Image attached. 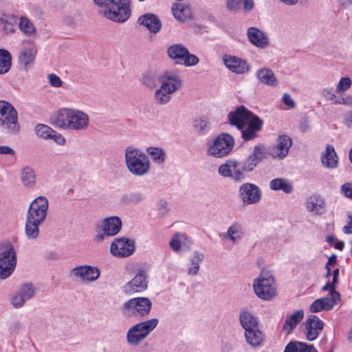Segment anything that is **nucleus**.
I'll use <instances>...</instances> for the list:
<instances>
[{
	"mask_svg": "<svg viewBox=\"0 0 352 352\" xmlns=\"http://www.w3.org/2000/svg\"><path fill=\"white\" fill-rule=\"evenodd\" d=\"M165 76V72L162 74H160L156 71H148L142 76V84L151 90L157 88L159 82L160 84L163 81Z\"/></svg>",
	"mask_w": 352,
	"mask_h": 352,
	"instance_id": "cd10ccee",
	"label": "nucleus"
},
{
	"mask_svg": "<svg viewBox=\"0 0 352 352\" xmlns=\"http://www.w3.org/2000/svg\"><path fill=\"white\" fill-rule=\"evenodd\" d=\"M348 221L346 226L343 227V232L346 234H352V213H348Z\"/></svg>",
	"mask_w": 352,
	"mask_h": 352,
	"instance_id": "680f3d73",
	"label": "nucleus"
},
{
	"mask_svg": "<svg viewBox=\"0 0 352 352\" xmlns=\"http://www.w3.org/2000/svg\"><path fill=\"white\" fill-rule=\"evenodd\" d=\"M325 202L320 195L311 196L306 201L307 209L317 215L324 212Z\"/></svg>",
	"mask_w": 352,
	"mask_h": 352,
	"instance_id": "c85d7f7f",
	"label": "nucleus"
},
{
	"mask_svg": "<svg viewBox=\"0 0 352 352\" xmlns=\"http://www.w3.org/2000/svg\"><path fill=\"white\" fill-rule=\"evenodd\" d=\"M341 192L347 198L352 199V183H345L341 186Z\"/></svg>",
	"mask_w": 352,
	"mask_h": 352,
	"instance_id": "13d9d810",
	"label": "nucleus"
},
{
	"mask_svg": "<svg viewBox=\"0 0 352 352\" xmlns=\"http://www.w3.org/2000/svg\"><path fill=\"white\" fill-rule=\"evenodd\" d=\"M135 250V242L127 238H118L111 243L110 252L118 257H127L133 254Z\"/></svg>",
	"mask_w": 352,
	"mask_h": 352,
	"instance_id": "dca6fc26",
	"label": "nucleus"
},
{
	"mask_svg": "<svg viewBox=\"0 0 352 352\" xmlns=\"http://www.w3.org/2000/svg\"><path fill=\"white\" fill-rule=\"evenodd\" d=\"M51 123L60 129L81 131L88 128L89 118L82 111L72 108H61L52 116Z\"/></svg>",
	"mask_w": 352,
	"mask_h": 352,
	"instance_id": "f03ea898",
	"label": "nucleus"
},
{
	"mask_svg": "<svg viewBox=\"0 0 352 352\" xmlns=\"http://www.w3.org/2000/svg\"><path fill=\"white\" fill-rule=\"evenodd\" d=\"M255 116L243 106H241L234 111L230 112L228 119L231 125L236 126L239 129H241L245 126L246 124L252 118V116Z\"/></svg>",
	"mask_w": 352,
	"mask_h": 352,
	"instance_id": "6ab92c4d",
	"label": "nucleus"
},
{
	"mask_svg": "<svg viewBox=\"0 0 352 352\" xmlns=\"http://www.w3.org/2000/svg\"><path fill=\"white\" fill-rule=\"evenodd\" d=\"M247 36L250 42L258 48L265 49L270 44L267 34L257 28H249L247 30Z\"/></svg>",
	"mask_w": 352,
	"mask_h": 352,
	"instance_id": "b1692460",
	"label": "nucleus"
},
{
	"mask_svg": "<svg viewBox=\"0 0 352 352\" xmlns=\"http://www.w3.org/2000/svg\"><path fill=\"white\" fill-rule=\"evenodd\" d=\"M20 179L25 188H34L36 184V175L34 170L29 166L23 167L20 171Z\"/></svg>",
	"mask_w": 352,
	"mask_h": 352,
	"instance_id": "c756f323",
	"label": "nucleus"
},
{
	"mask_svg": "<svg viewBox=\"0 0 352 352\" xmlns=\"http://www.w3.org/2000/svg\"><path fill=\"white\" fill-rule=\"evenodd\" d=\"M19 293L28 300L34 297L35 288L32 283H26L21 287Z\"/></svg>",
	"mask_w": 352,
	"mask_h": 352,
	"instance_id": "09e8293b",
	"label": "nucleus"
},
{
	"mask_svg": "<svg viewBox=\"0 0 352 352\" xmlns=\"http://www.w3.org/2000/svg\"><path fill=\"white\" fill-rule=\"evenodd\" d=\"M270 188L272 190H282L286 194H290L294 190L292 184L283 177L275 178L270 182Z\"/></svg>",
	"mask_w": 352,
	"mask_h": 352,
	"instance_id": "f704fd0d",
	"label": "nucleus"
},
{
	"mask_svg": "<svg viewBox=\"0 0 352 352\" xmlns=\"http://www.w3.org/2000/svg\"><path fill=\"white\" fill-rule=\"evenodd\" d=\"M239 321L245 331L257 328L259 324L258 318L247 309H243L240 311Z\"/></svg>",
	"mask_w": 352,
	"mask_h": 352,
	"instance_id": "bb28decb",
	"label": "nucleus"
},
{
	"mask_svg": "<svg viewBox=\"0 0 352 352\" xmlns=\"http://www.w3.org/2000/svg\"><path fill=\"white\" fill-rule=\"evenodd\" d=\"M144 199V195L139 191L129 192L122 195L120 202L124 205L141 204Z\"/></svg>",
	"mask_w": 352,
	"mask_h": 352,
	"instance_id": "ea45409f",
	"label": "nucleus"
},
{
	"mask_svg": "<svg viewBox=\"0 0 352 352\" xmlns=\"http://www.w3.org/2000/svg\"><path fill=\"white\" fill-rule=\"evenodd\" d=\"M47 79L49 84L53 87L59 88L63 86V80L55 74H49L47 75Z\"/></svg>",
	"mask_w": 352,
	"mask_h": 352,
	"instance_id": "864d4df0",
	"label": "nucleus"
},
{
	"mask_svg": "<svg viewBox=\"0 0 352 352\" xmlns=\"http://www.w3.org/2000/svg\"><path fill=\"white\" fill-rule=\"evenodd\" d=\"M266 157L265 147L258 144L254 147L252 153L243 161L228 160L218 168V173L223 177L240 182L246 178L245 173L252 171L257 164Z\"/></svg>",
	"mask_w": 352,
	"mask_h": 352,
	"instance_id": "f257e3e1",
	"label": "nucleus"
},
{
	"mask_svg": "<svg viewBox=\"0 0 352 352\" xmlns=\"http://www.w3.org/2000/svg\"><path fill=\"white\" fill-rule=\"evenodd\" d=\"M152 302L146 297L133 298L124 302L120 310L123 316L126 318H139L144 319L151 312Z\"/></svg>",
	"mask_w": 352,
	"mask_h": 352,
	"instance_id": "0eeeda50",
	"label": "nucleus"
},
{
	"mask_svg": "<svg viewBox=\"0 0 352 352\" xmlns=\"http://www.w3.org/2000/svg\"><path fill=\"white\" fill-rule=\"evenodd\" d=\"M187 239V236L185 234L177 233L174 234L169 242L170 248L174 252H178L182 246V244L184 243V241Z\"/></svg>",
	"mask_w": 352,
	"mask_h": 352,
	"instance_id": "a18cd8bd",
	"label": "nucleus"
},
{
	"mask_svg": "<svg viewBox=\"0 0 352 352\" xmlns=\"http://www.w3.org/2000/svg\"><path fill=\"white\" fill-rule=\"evenodd\" d=\"M158 322L157 318H152L132 326L126 332L127 343L132 346L139 345L156 328Z\"/></svg>",
	"mask_w": 352,
	"mask_h": 352,
	"instance_id": "6e6552de",
	"label": "nucleus"
},
{
	"mask_svg": "<svg viewBox=\"0 0 352 352\" xmlns=\"http://www.w3.org/2000/svg\"><path fill=\"white\" fill-rule=\"evenodd\" d=\"M0 127L10 133H16L20 129L16 110L11 103L6 100H0Z\"/></svg>",
	"mask_w": 352,
	"mask_h": 352,
	"instance_id": "1a4fd4ad",
	"label": "nucleus"
},
{
	"mask_svg": "<svg viewBox=\"0 0 352 352\" xmlns=\"http://www.w3.org/2000/svg\"><path fill=\"white\" fill-rule=\"evenodd\" d=\"M223 61L225 66L233 73L243 74L250 70L247 61L236 56L226 54L223 57Z\"/></svg>",
	"mask_w": 352,
	"mask_h": 352,
	"instance_id": "412c9836",
	"label": "nucleus"
},
{
	"mask_svg": "<svg viewBox=\"0 0 352 352\" xmlns=\"http://www.w3.org/2000/svg\"><path fill=\"white\" fill-rule=\"evenodd\" d=\"M338 302L333 301V299L322 297L314 300L309 307V311L311 313H317L321 311L331 310Z\"/></svg>",
	"mask_w": 352,
	"mask_h": 352,
	"instance_id": "473e14b6",
	"label": "nucleus"
},
{
	"mask_svg": "<svg viewBox=\"0 0 352 352\" xmlns=\"http://www.w3.org/2000/svg\"><path fill=\"white\" fill-rule=\"evenodd\" d=\"M25 299L18 292L12 299V304L15 308L21 307L25 302Z\"/></svg>",
	"mask_w": 352,
	"mask_h": 352,
	"instance_id": "6e6d98bb",
	"label": "nucleus"
},
{
	"mask_svg": "<svg viewBox=\"0 0 352 352\" xmlns=\"http://www.w3.org/2000/svg\"><path fill=\"white\" fill-rule=\"evenodd\" d=\"M301 342L294 341L289 342L284 350V352H300V345Z\"/></svg>",
	"mask_w": 352,
	"mask_h": 352,
	"instance_id": "4d7b16f0",
	"label": "nucleus"
},
{
	"mask_svg": "<svg viewBox=\"0 0 352 352\" xmlns=\"http://www.w3.org/2000/svg\"><path fill=\"white\" fill-rule=\"evenodd\" d=\"M49 202L44 196H39L30 204L26 214L25 234L29 239H36L39 235V226L46 217Z\"/></svg>",
	"mask_w": 352,
	"mask_h": 352,
	"instance_id": "7ed1b4c3",
	"label": "nucleus"
},
{
	"mask_svg": "<svg viewBox=\"0 0 352 352\" xmlns=\"http://www.w3.org/2000/svg\"><path fill=\"white\" fill-rule=\"evenodd\" d=\"M138 23L146 27L150 32L154 34L157 33L162 28V23L159 17L152 13L141 15L138 19Z\"/></svg>",
	"mask_w": 352,
	"mask_h": 352,
	"instance_id": "393cba45",
	"label": "nucleus"
},
{
	"mask_svg": "<svg viewBox=\"0 0 352 352\" xmlns=\"http://www.w3.org/2000/svg\"><path fill=\"white\" fill-rule=\"evenodd\" d=\"M243 229L241 225L234 223L231 225L226 233L223 234V239H228L232 242L235 243L240 240L243 236Z\"/></svg>",
	"mask_w": 352,
	"mask_h": 352,
	"instance_id": "a19ab883",
	"label": "nucleus"
},
{
	"mask_svg": "<svg viewBox=\"0 0 352 352\" xmlns=\"http://www.w3.org/2000/svg\"><path fill=\"white\" fill-rule=\"evenodd\" d=\"M12 65V56L5 50L0 49V74H6Z\"/></svg>",
	"mask_w": 352,
	"mask_h": 352,
	"instance_id": "37998d69",
	"label": "nucleus"
},
{
	"mask_svg": "<svg viewBox=\"0 0 352 352\" xmlns=\"http://www.w3.org/2000/svg\"><path fill=\"white\" fill-rule=\"evenodd\" d=\"M100 270L96 267L88 265H79L70 270L69 276L80 278L82 281L92 282L100 276Z\"/></svg>",
	"mask_w": 352,
	"mask_h": 352,
	"instance_id": "f3484780",
	"label": "nucleus"
},
{
	"mask_svg": "<svg viewBox=\"0 0 352 352\" xmlns=\"http://www.w3.org/2000/svg\"><path fill=\"white\" fill-rule=\"evenodd\" d=\"M204 259V254L198 251L193 252L190 258V264L188 268V274L195 276L198 274L200 267V263Z\"/></svg>",
	"mask_w": 352,
	"mask_h": 352,
	"instance_id": "79ce46f5",
	"label": "nucleus"
},
{
	"mask_svg": "<svg viewBox=\"0 0 352 352\" xmlns=\"http://www.w3.org/2000/svg\"><path fill=\"white\" fill-rule=\"evenodd\" d=\"M239 196L244 205H252L260 201L262 192L256 184L245 183L239 188Z\"/></svg>",
	"mask_w": 352,
	"mask_h": 352,
	"instance_id": "2eb2a0df",
	"label": "nucleus"
},
{
	"mask_svg": "<svg viewBox=\"0 0 352 352\" xmlns=\"http://www.w3.org/2000/svg\"><path fill=\"white\" fill-rule=\"evenodd\" d=\"M35 132L36 135L41 138L50 139L52 137V133H55V131L47 125L38 124L35 127Z\"/></svg>",
	"mask_w": 352,
	"mask_h": 352,
	"instance_id": "49530a36",
	"label": "nucleus"
},
{
	"mask_svg": "<svg viewBox=\"0 0 352 352\" xmlns=\"http://www.w3.org/2000/svg\"><path fill=\"white\" fill-rule=\"evenodd\" d=\"M321 95L330 101L334 102L338 99L335 94L333 87L323 89L321 91Z\"/></svg>",
	"mask_w": 352,
	"mask_h": 352,
	"instance_id": "5fc2aeb1",
	"label": "nucleus"
},
{
	"mask_svg": "<svg viewBox=\"0 0 352 352\" xmlns=\"http://www.w3.org/2000/svg\"><path fill=\"white\" fill-rule=\"evenodd\" d=\"M100 8L99 13L118 23L126 21L131 14L132 0H93Z\"/></svg>",
	"mask_w": 352,
	"mask_h": 352,
	"instance_id": "20e7f679",
	"label": "nucleus"
},
{
	"mask_svg": "<svg viewBox=\"0 0 352 352\" xmlns=\"http://www.w3.org/2000/svg\"><path fill=\"white\" fill-rule=\"evenodd\" d=\"M243 0H226V8L228 10L232 12H237L241 8Z\"/></svg>",
	"mask_w": 352,
	"mask_h": 352,
	"instance_id": "603ef678",
	"label": "nucleus"
},
{
	"mask_svg": "<svg viewBox=\"0 0 352 352\" xmlns=\"http://www.w3.org/2000/svg\"><path fill=\"white\" fill-rule=\"evenodd\" d=\"M324 322L315 315L309 316L305 322L306 338L309 341L315 340L322 331Z\"/></svg>",
	"mask_w": 352,
	"mask_h": 352,
	"instance_id": "aec40b11",
	"label": "nucleus"
},
{
	"mask_svg": "<svg viewBox=\"0 0 352 352\" xmlns=\"http://www.w3.org/2000/svg\"><path fill=\"white\" fill-rule=\"evenodd\" d=\"M253 289L256 295L264 300H270L276 295L274 278L267 272H263L254 280Z\"/></svg>",
	"mask_w": 352,
	"mask_h": 352,
	"instance_id": "9d476101",
	"label": "nucleus"
},
{
	"mask_svg": "<svg viewBox=\"0 0 352 352\" xmlns=\"http://www.w3.org/2000/svg\"><path fill=\"white\" fill-rule=\"evenodd\" d=\"M50 139H53L59 145H63L65 143V138L60 133L55 131L52 133V137Z\"/></svg>",
	"mask_w": 352,
	"mask_h": 352,
	"instance_id": "0e129e2a",
	"label": "nucleus"
},
{
	"mask_svg": "<svg viewBox=\"0 0 352 352\" xmlns=\"http://www.w3.org/2000/svg\"><path fill=\"white\" fill-rule=\"evenodd\" d=\"M168 56L176 64L184 65L186 67L195 66L199 63V58L190 54L187 47L182 44L171 45L167 48Z\"/></svg>",
	"mask_w": 352,
	"mask_h": 352,
	"instance_id": "ddd939ff",
	"label": "nucleus"
},
{
	"mask_svg": "<svg viewBox=\"0 0 352 352\" xmlns=\"http://www.w3.org/2000/svg\"><path fill=\"white\" fill-rule=\"evenodd\" d=\"M157 205H158L159 214L161 216L166 215L169 210L168 207V203L164 199H160L158 201Z\"/></svg>",
	"mask_w": 352,
	"mask_h": 352,
	"instance_id": "bf43d9fd",
	"label": "nucleus"
},
{
	"mask_svg": "<svg viewBox=\"0 0 352 352\" xmlns=\"http://www.w3.org/2000/svg\"><path fill=\"white\" fill-rule=\"evenodd\" d=\"M18 21V17L9 13H3V19L1 21V31L6 35L12 34L16 31V25Z\"/></svg>",
	"mask_w": 352,
	"mask_h": 352,
	"instance_id": "7c9ffc66",
	"label": "nucleus"
},
{
	"mask_svg": "<svg viewBox=\"0 0 352 352\" xmlns=\"http://www.w3.org/2000/svg\"><path fill=\"white\" fill-rule=\"evenodd\" d=\"M322 291H329V294L325 298H329V299H333V301L338 302L340 300V294L336 291L335 287L330 282H327L322 287Z\"/></svg>",
	"mask_w": 352,
	"mask_h": 352,
	"instance_id": "8fccbe9b",
	"label": "nucleus"
},
{
	"mask_svg": "<svg viewBox=\"0 0 352 352\" xmlns=\"http://www.w3.org/2000/svg\"><path fill=\"white\" fill-rule=\"evenodd\" d=\"M124 157L126 166L132 175L143 176L149 172L150 160L143 151L128 146L125 150Z\"/></svg>",
	"mask_w": 352,
	"mask_h": 352,
	"instance_id": "39448f33",
	"label": "nucleus"
},
{
	"mask_svg": "<svg viewBox=\"0 0 352 352\" xmlns=\"http://www.w3.org/2000/svg\"><path fill=\"white\" fill-rule=\"evenodd\" d=\"M19 21V29L28 37H34L36 34V29L30 19L26 16H21Z\"/></svg>",
	"mask_w": 352,
	"mask_h": 352,
	"instance_id": "58836bf2",
	"label": "nucleus"
},
{
	"mask_svg": "<svg viewBox=\"0 0 352 352\" xmlns=\"http://www.w3.org/2000/svg\"><path fill=\"white\" fill-rule=\"evenodd\" d=\"M242 3L245 12H249L254 8V2L253 0H243Z\"/></svg>",
	"mask_w": 352,
	"mask_h": 352,
	"instance_id": "69168bd1",
	"label": "nucleus"
},
{
	"mask_svg": "<svg viewBox=\"0 0 352 352\" xmlns=\"http://www.w3.org/2000/svg\"><path fill=\"white\" fill-rule=\"evenodd\" d=\"M0 155H15V151L8 146H0Z\"/></svg>",
	"mask_w": 352,
	"mask_h": 352,
	"instance_id": "338daca9",
	"label": "nucleus"
},
{
	"mask_svg": "<svg viewBox=\"0 0 352 352\" xmlns=\"http://www.w3.org/2000/svg\"><path fill=\"white\" fill-rule=\"evenodd\" d=\"M298 345H300V352H318L312 344L301 342V344H298Z\"/></svg>",
	"mask_w": 352,
	"mask_h": 352,
	"instance_id": "e2e57ef3",
	"label": "nucleus"
},
{
	"mask_svg": "<svg viewBox=\"0 0 352 352\" xmlns=\"http://www.w3.org/2000/svg\"><path fill=\"white\" fill-rule=\"evenodd\" d=\"M182 87L180 77L170 71H165V76L160 88L154 94L155 102L161 105L166 104L171 99V96Z\"/></svg>",
	"mask_w": 352,
	"mask_h": 352,
	"instance_id": "423d86ee",
	"label": "nucleus"
},
{
	"mask_svg": "<svg viewBox=\"0 0 352 352\" xmlns=\"http://www.w3.org/2000/svg\"><path fill=\"white\" fill-rule=\"evenodd\" d=\"M122 228V221L116 216L104 218L100 223L96 225V234L94 241L102 242L106 238L116 235Z\"/></svg>",
	"mask_w": 352,
	"mask_h": 352,
	"instance_id": "9b49d317",
	"label": "nucleus"
},
{
	"mask_svg": "<svg viewBox=\"0 0 352 352\" xmlns=\"http://www.w3.org/2000/svg\"><path fill=\"white\" fill-rule=\"evenodd\" d=\"M322 165L329 169H335L338 167V157L331 144H327L325 151L321 155Z\"/></svg>",
	"mask_w": 352,
	"mask_h": 352,
	"instance_id": "a878e982",
	"label": "nucleus"
},
{
	"mask_svg": "<svg viewBox=\"0 0 352 352\" xmlns=\"http://www.w3.org/2000/svg\"><path fill=\"white\" fill-rule=\"evenodd\" d=\"M16 265V253L12 245L0 252V279L9 277Z\"/></svg>",
	"mask_w": 352,
	"mask_h": 352,
	"instance_id": "4468645a",
	"label": "nucleus"
},
{
	"mask_svg": "<svg viewBox=\"0 0 352 352\" xmlns=\"http://www.w3.org/2000/svg\"><path fill=\"white\" fill-rule=\"evenodd\" d=\"M195 130L199 133V135H204L210 129L209 122L204 118L195 120L194 122Z\"/></svg>",
	"mask_w": 352,
	"mask_h": 352,
	"instance_id": "de8ad7c7",
	"label": "nucleus"
},
{
	"mask_svg": "<svg viewBox=\"0 0 352 352\" xmlns=\"http://www.w3.org/2000/svg\"><path fill=\"white\" fill-rule=\"evenodd\" d=\"M303 310H298L287 317L283 326V329L289 333L303 318Z\"/></svg>",
	"mask_w": 352,
	"mask_h": 352,
	"instance_id": "4c0bfd02",
	"label": "nucleus"
},
{
	"mask_svg": "<svg viewBox=\"0 0 352 352\" xmlns=\"http://www.w3.org/2000/svg\"><path fill=\"white\" fill-rule=\"evenodd\" d=\"M234 146L233 138L227 133H221L209 144L207 150L208 155L219 158L227 156Z\"/></svg>",
	"mask_w": 352,
	"mask_h": 352,
	"instance_id": "f8f14e48",
	"label": "nucleus"
},
{
	"mask_svg": "<svg viewBox=\"0 0 352 352\" xmlns=\"http://www.w3.org/2000/svg\"><path fill=\"white\" fill-rule=\"evenodd\" d=\"M292 145V140L287 135H278L276 144L272 150V155L274 158L283 159L285 157Z\"/></svg>",
	"mask_w": 352,
	"mask_h": 352,
	"instance_id": "5701e85b",
	"label": "nucleus"
},
{
	"mask_svg": "<svg viewBox=\"0 0 352 352\" xmlns=\"http://www.w3.org/2000/svg\"><path fill=\"white\" fill-rule=\"evenodd\" d=\"M148 280L146 273L143 270L138 271L135 277L123 287L125 294H131L135 292H141L147 289Z\"/></svg>",
	"mask_w": 352,
	"mask_h": 352,
	"instance_id": "a211bd4d",
	"label": "nucleus"
},
{
	"mask_svg": "<svg viewBox=\"0 0 352 352\" xmlns=\"http://www.w3.org/2000/svg\"><path fill=\"white\" fill-rule=\"evenodd\" d=\"M352 85V81L349 77L341 78L337 85L336 91L338 93H343L348 90Z\"/></svg>",
	"mask_w": 352,
	"mask_h": 352,
	"instance_id": "3c124183",
	"label": "nucleus"
},
{
	"mask_svg": "<svg viewBox=\"0 0 352 352\" xmlns=\"http://www.w3.org/2000/svg\"><path fill=\"white\" fill-rule=\"evenodd\" d=\"M283 102L289 107H294L295 102L291 98L290 95L285 93L283 96Z\"/></svg>",
	"mask_w": 352,
	"mask_h": 352,
	"instance_id": "774afa93",
	"label": "nucleus"
},
{
	"mask_svg": "<svg viewBox=\"0 0 352 352\" xmlns=\"http://www.w3.org/2000/svg\"><path fill=\"white\" fill-rule=\"evenodd\" d=\"M334 104H344L346 106L351 107L352 106V96H346L345 97L338 98L334 101Z\"/></svg>",
	"mask_w": 352,
	"mask_h": 352,
	"instance_id": "052dcab7",
	"label": "nucleus"
},
{
	"mask_svg": "<svg viewBox=\"0 0 352 352\" xmlns=\"http://www.w3.org/2000/svg\"><path fill=\"white\" fill-rule=\"evenodd\" d=\"M146 151L153 162L158 164L164 162L166 153L162 148L159 147H149L146 149Z\"/></svg>",
	"mask_w": 352,
	"mask_h": 352,
	"instance_id": "c03bdc74",
	"label": "nucleus"
},
{
	"mask_svg": "<svg viewBox=\"0 0 352 352\" xmlns=\"http://www.w3.org/2000/svg\"><path fill=\"white\" fill-rule=\"evenodd\" d=\"M263 122L257 116L252 118L246 124L244 128L239 129L241 131L242 138L245 141L252 140L258 137V132L263 126Z\"/></svg>",
	"mask_w": 352,
	"mask_h": 352,
	"instance_id": "4be33fe9",
	"label": "nucleus"
},
{
	"mask_svg": "<svg viewBox=\"0 0 352 352\" xmlns=\"http://www.w3.org/2000/svg\"><path fill=\"white\" fill-rule=\"evenodd\" d=\"M172 12L175 18L180 21H185L192 17V12L190 7L180 3L173 4Z\"/></svg>",
	"mask_w": 352,
	"mask_h": 352,
	"instance_id": "c9c22d12",
	"label": "nucleus"
},
{
	"mask_svg": "<svg viewBox=\"0 0 352 352\" xmlns=\"http://www.w3.org/2000/svg\"><path fill=\"white\" fill-rule=\"evenodd\" d=\"M245 338L248 344L252 347L261 346L264 341L265 336L258 327L245 331Z\"/></svg>",
	"mask_w": 352,
	"mask_h": 352,
	"instance_id": "72a5a7b5",
	"label": "nucleus"
},
{
	"mask_svg": "<svg viewBox=\"0 0 352 352\" xmlns=\"http://www.w3.org/2000/svg\"><path fill=\"white\" fill-rule=\"evenodd\" d=\"M256 77L260 82L267 86L276 87L278 85V80L274 72L267 67L257 70Z\"/></svg>",
	"mask_w": 352,
	"mask_h": 352,
	"instance_id": "2f4dec72",
	"label": "nucleus"
},
{
	"mask_svg": "<svg viewBox=\"0 0 352 352\" xmlns=\"http://www.w3.org/2000/svg\"><path fill=\"white\" fill-rule=\"evenodd\" d=\"M37 50L36 47H31L23 50L19 56V63L23 65L25 70L28 69L33 64Z\"/></svg>",
	"mask_w": 352,
	"mask_h": 352,
	"instance_id": "e433bc0d",
	"label": "nucleus"
}]
</instances>
